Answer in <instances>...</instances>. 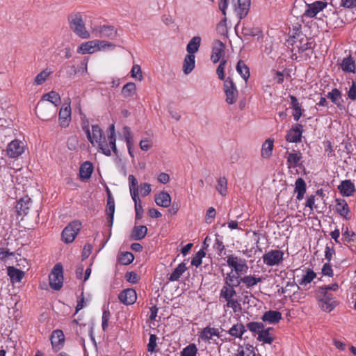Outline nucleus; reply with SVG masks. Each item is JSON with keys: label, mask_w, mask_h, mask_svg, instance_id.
<instances>
[{"label": "nucleus", "mask_w": 356, "mask_h": 356, "mask_svg": "<svg viewBox=\"0 0 356 356\" xmlns=\"http://www.w3.org/2000/svg\"><path fill=\"white\" fill-rule=\"evenodd\" d=\"M90 131L88 125L83 126V129L87 135V138L92 145H98L99 151L102 152L106 156H111V149L105 138L103 137V131L97 124L92 125Z\"/></svg>", "instance_id": "f257e3e1"}, {"label": "nucleus", "mask_w": 356, "mask_h": 356, "mask_svg": "<svg viewBox=\"0 0 356 356\" xmlns=\"http://www.w3.org/2000/svg\"><path fill=\"white\" fill-rule=\"evenodd\" d=\"M68 22L70 29L76 35L83 39L90 38V33L85 27L82 15L80 13L70 14L68 17Z\"/></svg>", "instance_id": "f03ea898"}, {"label": "nucleus", "mask_w": 356, "mask_h": 356, "mask_svg": "<svg viewBox=\"0 0 356 356\" xmlns=\"http://www.w3.org/2000/svg\"><path fill=\"white\" fill-rule=\"evenodd\" d=\"M223 91L226 97L225 102L228 104L232 105L236 102L238 97V91L233 79L229 76L224 81Z\"/></svg>", "instance_id": "7ed1b4c3"}, {"label": "nucleus", "mask_w": 356, "mask_h": 356, "mask_svg": "<svg viewBox=\"0 0 356 356\" xmlns=\"http://www.w3.org/2000/svg\"><path fill=\"white\" fill-rule=\"evenodd\" d=\"M81 228V223L79 220H74L68 224L62 232V240L70 243L74 241L76 236Z\"/></svg>", "instance_id": "20e7f679"}, {"label": "nucleus", "mask_w": 356, "mask_h": 356, "mask_svg": "<svg viewBox=\"0 0 356 356\" xmlns=\"http://www.w3.org/2000/svg\"><path fill=\"white\" fill-rule=\"evenodd\" d=\"M49 285L55 289L59 290L63 282V266L60 264H56L49 276Z\"/></svg>", "instance_id": "39448f33"}, {"label": "nucleus", "mask_w": 356, "mask_h": 356, "mask_svg": "<svg viewBox=\"0 0 356 356\" xmlns=\"http://www.w3.org/2000/svg\"><path fill=\"white\" fill-rule=\"evenodd\" d=\"M35 112L38 118L47 121L56 116V109L52 105L39 102L37 104Z\"/></svg>", "instance_id": "423d86ee"}, {"label": "nucleus", "mask_w": 356, "mask_h": 356, "mask_svg": "<svg viewBox=\"0 0 356 356\" xmlns=\"http://www.w3.org/2000/svg\"><path fill=\"white\" fill-rule=\"evenodd\" d=\"M318 296L319 298V306L324 312H330L337 305V301L333 300L332 293H319L318 291Z\"/></svg>", "instance_id": "0eeeda50"}, {"label": "nucleus", "mask_w": 356, "mask_h": 356, "mask_svg": "<svg viewBox=\"0 0 356 356\" xmlns=\"http://www.w3.org/2000/svg\"><path fill=\"white\" fill-rule=\"evenodd\" d=\"M92 33L95 37L114 39L117 37V29L110 25L99 26L93 29Z\"/></svg>", "instance_id": "6e6552de"}, {"label": "nucleus", "mask_w": 356, "mask_h": 356, "mask_svg": "<svg viewBox=\"0 0 356 356\" xmlns=\"http://www.w3.org/2000/svg\"><path fill=\"white\" fill-rule=\"evenodd\" d=\"M232 6L240 19L248 15L250 6V0H232Z\"/></svg>", "instance_id": "1a4fd4ad"}, {"label": "nucleus", "mask_w": 356, "mask_h": 356, "mask_svg": "<svg viewBox=\"0 0 356 356\" xmlns=\"http://www.w3.org/2000/svg\"><path fill=\"white\" fill-rule=\"evenodd\" d=\"M284 253L281 250H270L262 257L263 261L268 266L278 265L283 260Z\"/></svg>", "instance_id": "9d476101"}, {"label": "nucleus", "mask_w": 356, "mask_h": 356, "mask_svg": "<svg viewBox=\"0 0 356 356\" xmlns=\"http://www.w3.org/2000/svg\"><path fill=\"white\" fill-rule=\"evenodd\" d=\"M6 152L9 157L17 158L24 152V143L19 140H14L8 145Z\"/></svg>", "instance_id": "9b49d317"}, {"label": "nucleus", "mask_w": 356, "mask_h": 356, "mask_svg": "<svg viewBox=\"0 0 356 356\" xmlns=\"http://www.w3.org/2000/svg\"><path fill=\"white\" fill-rule=\"evenodd\" d=\"M327 6V2L323 1H316L311 4H307V9L304 13V16L312 18L318 13L322 11Z\"/></svg>", "instance_id": "f8f14e48"}, {"label": "nucleus", "mask_w": 356, "mask_h": 356, "mask_svg": "<svg viewBox=\"0 0 356 356\" xmlns=\"http://www.w3.org/2000/svg\"><path fill=\"white\" fill-rule=\"evenodd\" d=\"M296 38L298 40H294V44L298 49L299 51L304 52L308 49H312L314 46V40L312 38H307L303 33H298Z\"/></svg>", "instance_id": "ddd939ff"}, {"label": "nucleus", "mask_w": 356, "mask_h": 356, "mask_svg": "<svg viewBox=\"0 0 356 356\" xmlns=\"http://www.w3.org/2000/svg\"><path fill=\"white\" fill-rule=\"evenodd\" d=\"M71 107L70 103L62 106L59 114L58 121L60 127H67L71 122Z\"/></svg>", "instance_id": "4468645a"}, {"label": "nucleus", "mask_w": 356, "mask_h": 356, "mask_svg": "<svg viewBox=\"0 0 356 356\" xmlns=\"http://www.w3.org/2000/svg\"><path fill=\"white\" fill-rule=\"evenodd\" d=\"M225 45L220 40H215L212 46V53L211 60L213 63L220 61V58L225 54Z\"/></svg>", "instance_id": "2eb2a0df"}, {"label": "nucleus", "mask_w": 356, "mask_h": 356, "mask_svg": "<svg viewBox=\"0 0 356 356\" xmlns=\"http://www.w3.org/2000/svg\"><path fill=\"white\" fill-rule=\"evenodd\" d=\"M228 1L229 0H220L218 3V8L225 16L224 18L218 24L216 27L218 32L221 34H225L227 32L226 10L228 6Z\"/></svg>", "instance_id": "dca6fc26"}, {"label": "nucleus", "mask_w": 356, "mask_h": 356, "mask_svg": "<svg viewBox=\"0 0 356 356\" xmlns=\"http://www.w3.org/2000/svg\"><path fill=\"white\" fill-rule=\"evenodd\" d=\"M118 298L122 303L130 305L136 301L137 294L134 289H127L120 292Z\"/></svg>", "instance_id": "f3484780"}, {"label": "nucleus", "mask_w": 356, "mask_h": 356, "mask_svg": "<svg viewBox=\"0 0 356 356\" xmlns=\"http://www.w3.org/2000/svg\"><path fill=\"white\" fill-rule=\"evenodd\" d=\"M302 131V126L300 124H296L288 131L286 140L289 143H298L301 140Z\"/></svg>", "instance_id": "a211bd4d"}, {"label": "nucleus", "mask_w": 356, "mask_h": 356, "mask_svg": "<svg viewBox=\"0 0 356 356\" xmlns=\"http://www.w3.org/2000/svg\"><path fill=\"white\" fill-rule=\"evenodd\" d=\"M128 179L130 194L135 205L141 204L138 195L139 186L136 178L133 175H130Z\"/></svg>", "instance_id": "6ab92c4d"}, {"label": "nucleus", "mask_w": 356, "mask_h": 356, "mask_svg": "<svg viewBox=\"0 0 356 356\" xmlns=\"http://www.w3.org/2000/svg\"><path fill=\"white\" fill-rule=\"evenodd\" d=\"M200 337L204 341H216L215 337L219 338L218 329L207 326L204 327L200 334Z\"/></svg>", "instance_id": "aec40b11"}, {"label": "nucleus", "mask_w": 356, "mask_h": 356, "mask_svg": "<svg viewBox=\"0 0 356 356\" xmlns=\"http://www.w3.org/2000/svg\"><path fill=\"white\" fill-rule=\"evenodd\" d=\"M51 343L53 348L60 349L65 341L64 334L60 330H56L51 334Z\"/></svg>", "instance_id": "412c9836"}, {"label": "nucleus", "mask_w": 356, "mask_h": 356, "mask_svg": "<svg viewBox=\"0 0 356 356\" xmlns=\"http://www.w3.org/2000/svg\"><path fill=\"white\" fill-rule=\"evenodd\" d=\"M261 319L264 322L276 324L282 319V314L278 311L270 310L264 314Z\"/></svg>", "instance_id": "4be33fe9"}, {"label": "nucleus", "mask_w": 356, "mask_h": 356, "mask_svg": "<svg viewBox=\"0 0 356 356\" xmlns=\"http://www.w3.org/2000/svg\"><path fill=\"white\" fill-rule=\"evenodd\" d=\"M40 102L44 103H46L45 102H49L54 105L53 107L56 108L60 103V96L57 92L52 90L48 93L44 94Z\"/></svg>", "instance_id": "5701e85b"}, {"label": "nucleus", "mask_w": 356, "mask_h": 356, "mask_svg": "<svg viewBox=\"0 0 356 356\" xmlns=\"http://www.w3.org/2000/svg\"><path fill=\"white\" fill-rule=\"evenodd\" d=\"M106 214L108 216L107 222L109 227H111L113 223V217L115 213V202L114 199L111 195L110 193H108V199H107V204H106Z\"/></svg>", "instance_id": "b1692460"}, {"label": "nucleus", "mask_w": 356, "mask_h": 356, "mask_svg": "<svg viewBox=\"0 0 356 356\" xmlns=\"http://www.w3.org/2000/svg\"><path fill=\"white\" fill-rule=\"evenodd\" d=\"M154 200L158 206L167 208L170 205L171 197L168 193L162 191L155 195Z\"/></svg>", "instance_id": "393cba45"}, {"label": "nucleus", "mask_w": 356, "mask_h": 356, "mask_svg": "<svg viewBox=\"0 0 356 356\" xmlns=\"http://www.w3.org/2000/svg\"><path fill=\"white\" fill-rule=\"evenodd\" d=\"M336 211L345 219H350L348 214L350 213L349 207L345 200H336Z\"/></svg>", "instance_id": "a878e982"}, {"label": "nucleus", "mask_w": 356, "mask_h": 356, "mask_svg": "<svg viewBox=\"0 0 356 356\" xmlns=\"http://www.w3.org/2000/svg\"><path fill=\"white\" fill-rule=\"evenodd\" d=\"M8 275L10 277L11 282L19 283L24 277V272L16 268L14 266H9L7 268Z\"/></svg>", "instance_id": "bb28decb"}, {"label": "nucleus", "mask_w": 356, "mask_h": 356, "mask_svg": "<svg viewBox=\"0 0 356 356\" xmlns=\"http://www.w3.org/2000/svg\"><path fill=\"white\" fill-rule=\"evenodd\" d=\"M327 97V98L330 99L332 102L338 108L340 109L343 108L342 95L339 90L337 88H333L332 91L328 92Z\"/></svg>", "instance_id": "cd10ccee"}, {"label": "nucleus", "mask_w": 356, "mask_h": 356, "mask_svg": "<svg viewBox=\"0 0 356 356\" xmlns=\"http://www.w3.org/2000/svg\"><path fill=\"white\" fill-rule=\"evenodd\" d=\"M338 188L344 196H350L355 191V186L350 180L342 181Z\"/></svg>", "instance_id": "c85d7f7f"}, {"label": "nucleus", "mask_w": 356, "mask_h": 356, "mask_svg": "<svg viewBox=\"0 0 356 356\" xmlns=\"http://www.w3.org/2000/svg\"><path fill=\"white\" fill-rule=\"evenodd\" d=\"M95 51H97L95 40L82 43L78 49V52L83 54H92Z\"/></svg>", "instance_id": "c756f323"}, {"label": "nucleus", "mask_w": 356, "mask_h": 356, "mask_svg": "<svg viewBox=\"0 0 356 356\" xmlns=\"http://www.w3.org/2000/svg\"><path fill=\"white\" fill-rule=\"evenodd\" d=\"M195 56L193 54H187L185 56L183 63V72L184 74H188L193 70L195 64Z\"/></svg>", "instance_id": "7c9ffc66"}, {"label": "nucleus", "mask_w": 356, "mask_h": 356, "mask_svg": "<svg viewBox=\"0 0 356 356\" xmlns=\"http://www.w3.org/2000/svg\"><path fill=\"white\" fill-rule=\"evenodd\" d=\"M237 286L224 285L220 292V297L225 300L232 299L236 295L235 287Z\"/></svg>", "instance_id": "2f4dec72"}, {"label": "nucleus", "mask_w": 356, "mask_h": 356, "mask_svg": "<svg viewBox=\"0 0 356 356\" xmlns=\"http://www.w3.org/2000/svg\"><path fill=\"white\" fill-rule=\"evenodd\" d=\"M306 183L302 178H298L295 183V193H297L296 198L298 200H302L306 192Z\"/></svg>", "instance_id": "473e14b6"}, {"label": "nucleus", "mask_w": 356, "mask_h": 356, "mask_svg": "<svg viewBox=\"0 0 356 356\" xmlns=\"http://www.w3.org/2000/svg\"><path fill=\"white\" fill-rule=\"evenodd\" d=\"M274 140L268 138L262 145L261 155L264 159H269L272 155Z\"/></svg>", "instance_id": "72a5a7b5"}, {"label": "nucleus", "mask_w": 356, "mask_h": 356, "mask_svg": "<svg viewBox=\"0 0 356 356\" xmlns=\"http://www.w3.org/2000/svg\"><path fill=\"white\" fill-rule=\"evenodd\" d=\"M93 171V167L91 163L88 161L84 162L80 167L79 174L80 177L83 180L88 179Z\"/></svg>", "instance_id": "f704fd0d"}, {"label": "nucleus", "mask_w": 356, "mask_h": 356, "mask_svg": "<svg viewBox=\"0 0 356 356\" xmlns=\"http://www.w3.org/2000/svg\"><path fill=\"white\" fill-rule=\"evenodd\" d=\"M201 44V38L200 36H194L191 38L186 46V51L188 54L194 55L198 51Z\"/></svg>", "instance_id": "c9c22d12"}, {"label": "nucleus", "mask_w": 356, "mask_h": 356, "mask_svg": "<svg viewBox=\"0 0 356 356\" xmlns=\"http://www.w3.org/2000/svg\"><path fill=\"white\" fill-rule=\"evenodd\" d=\"M147 228L145 225H138L134 226L131 238L136 241H140L144 238L147 234Z\"/></svg>", "instance_id": "e433bc0d"}, {"label": "nucleus", "mask_w": 356, "mask_h": 356, "mask_svg": "<svg viewBox=\"0 0 356 356\" xmlns=\"http://www.w3.org/2000/svg\"><path fill=\"white\" fill-rule=\"evenodd\" d=\"M186 270L187 268L185 263L179 264L170 274L168 280L170 282L177 281Z\"/></svg>", "instance_id": "4c0bfd02"}, {"label": "nucleus", "mask_w": 356, "mask_h": 356, "mask_svg": "<svg viewBox=\"0 0 356 356\" xmlns=\"http://www.w3.org/2000/svg\"><path fill=\"white\" fill-rule=\"evenodd\" d=\"M287 154V164L289 168H296L299 165L301 160V153L299 152H286Z\"/></svg>", "instance_id": "58836bf2"}, {"label": "nucleus", "mask_w": 356, "mask_h": 356, "mask_svg": "<svg viewBox=\"0 0 356 356\" xmlns=\"http://www.w3.org/2000/svg\"><path fill=\"white\" fill-rule=\"evenodd\" d=\"M341 67L343 72H354L355 64L353 58L350 56L344 58L341 63Z\"/></svg>", "instance_id": "ea45409f"}, {"label": "nucleus", "mask_w": 356, "mask_h": 356, "mask_svg": "<svg viewBox=\"0 0 356 356\" xmlns=\"http://www.w3.org/2000/svg\"><path fill=\"white\" fill-rule=\"evenodd\" d=\"M236 71L241 75V76L247 81L250 77V70L249 67L245 65V63L240 60H238L236 65Z\"/></svg>", "instance_id": "a19ab883"}, {"label": "nucleus", "mask_w": 356, "mask_h": 356, "mask_svg": "<svg viewBox=\"0 0 356 356\" xmlns=\"http://www.w3.org/2000/svg\"><path fill=\"white\" fill-rule=\"evenodd\" d=\"M260 282H261V277H256L252 275H246L240 278V283H243L248 289L254 286Z\"/></svg>", "instance_id": "79ce46f5"}, {"label": "nucleus", "mask_w": 356, "mask_h": 356, "mask_svg": "<svg viewBox=\"0 0 356 356\" xmlns=\"http://www.w3.org/2000/svg\"><path fill=\"white\" fill-rule=\"evenodd\" d=\"M290 98H291V104L293 108V116L294 120L298 121L302 115L300 105L298 103V101L295 96L291 95Z\"/></svg>", "instance_id": "37998d69"}, {"label": "nucleus", "mask_w": 356, "mask_h": 356, "mask_svg": "<svg viewBox=\"0 0 356 356\" xmlns=\"http://www.w3.org/2000/svg\"><path fill=\"white\" fill-rule=\"evenodd\" d=\"M136 84L133 82H129L123 86L122 95L125 98L133 97L136 93Z\"/></svg>", "instance_id": "c03bdc74"}, {"label": "nucleus", "mask_w": 356, "mask_h": 356, "mask_svg": "<svg viewBox=\"0 0 356 356\" xmlns=\"http://www.w3.org/2000/svg\"><path fill=\"white\" fill-rule=\"evenodd\" d=\"M245 331V327L242 323H237L234 325L228 332L233 337L241 338Z\"/></svg>", "instance_id": "a18cd8bd"}, {"label": "nucleus", "mask_w": 356, "mask_h": 356, "mask_svg": "<svg viewBox=\"0 0 356 356\" xmlns=\"http://www.w3.org/2000/svg\"><path fill=\"white\" fill-rule=\"evenodd\" d=\"M237 351V356H255L254 348L250 344L240 346Z\"/></svg>", "instance_id": "49530a36"}, {"label": "nucleus", "mask_w": 356, "mask_h": 356, "mask_svg": "<svg viewBox=\"0 0 356 356\" xmlns=\"http://www.w3.org/2000/svg\"><path fill=\"white\" fill-rule=\"evenodd\" d=\"M270 328H268L266 330H264L261 333H259V335L257 337V339L259 341H262L266 343H272L274 339L270 334Z\"/></svg>", "instance_id": "de8ad7c7"}, {"label": "nucleus", "mask_w": 356, "mask_h": 356, "mask_svg": "<svg viewBox=\"0 0 356 356\" xmlns=\"http://www.w3.org/2000/svg\"><path fill=\"white\" fill-rule=\"evenodd\" d=\"M246 327L252 332L257 333L258 336L264 330V325L261 322H250L247 323Z\"/></svg>", "instance_id": "09e8293b"}, {"label": "nucleus", "mask_w": 356, "mask_h": 356, "mask_svg": "<svg viewBox=\"0 0 356 356\" xmlns=\"http://www.w3.org/2000/svg\"><path fill=\"white\" fill-rule=\"evenodd\" d=\"M110 134L108 136V143L111 147V149L113 150L114 153H117V148H116V139L115 137V126L113 124H112L110 127Z\"/></svg>", "instance_id": "8fccbe9b"}, {"label": "nucleus", "mask_w": 356, "mask_h": 356, "mask_svg": "<svg viewBox=\"0 0 356 356\" xmlns=\"http://www.w3.org/2000/svg\"><path fill=\"white\" fill-rule=\"evenodd\" d=\"M97 51H105L108 49H113L115 45L110 42L105 40H95Z\"/></svg>", "instance_id": "3c124183"}, {"label": "nucleus", "mask_w": 356, "mask_h": 356, "mask_svg": "<svg viewBox=\"0 0 356 356\" xmlns=\"http://www.w3.org/2000/svg\"><path fill=\"white\" fill-rule=\"evenodd\" d=\"M197 348L194 343H191L185 347L181 352V356H196Z\"/></svg>", "instance_id": "603ef678"}, {"label": "nucleus", "mask_w": 356, "mask_h": 356, "mask_svg": "<svg viewBox=\"0 0 356 356\" xmlns=\"http://www.w3.org/2000/svg\"><path fill=\"white\" fill-rule=\"evenodd\" d=\"M239 277L240 276H238V275H235L233 274V271L232 270L227 274L225 278V285L238 286L240 284V280H237L236 283H234V280H238Z\"/></svg>", "instance_id": "864d4df0"}, {"label": "nucleus", "mask_w": 356, "mask_h": 356, "mask_svg": "<svg viewBox=\"0 0 356 356\" xmlns=\"http://www.w3.org/2000/svg\"><path fill=\"white\" fill-rule=\"evenodd\" d=\"M227 182L225 177H220L218 180V184L216 186V188L220 195H225L227 194Z\"/></svg>", "instance_id": "5fc2aeb1"}, {"label": "nucleus", "mask_w": 356, "mask_h": 356, "mask_svg": "<svg viewBox=\"0 0 356 356\" xmlns=\"http://www.w3.org/2000/svg\"><path fill=\"white\" fill-rule=\"evenodd\" d=\"M316 277V273L313 270H308L298 281L300 285H307L309 284Z\"/></svg>", "instance_id": "6e6d98bb"}, {"label": "nucleus", "mask_w": 356, "mask_h": 356, "mask_svg": "<svg viewBox=\"0 0 356 356\" xmlns=\"http://www.w3.org/2000/svg\"><path fill=\"white\" fill-rule=\"evenodd\" d=\"M226 302L225 307L232 308L234 313L241 312L242 307L238 300L232 298L226 300Z\"/></svg>", "instance_id": "4d7b16f0"}, {"label": "nucleus", "mask_w": 356, "mask_h": 356, "mask_svg": "<svg viewBox=\"0 0 356 356\" xmlns=\"http://www.w3.org/2000/svg\"><path fill=\"white\" fill-rule=\"evenodd\" d=\"M31 202V199L29 197L22 198L17 204V209L19 210L20 212L24 213H26L29 207L28 204Z\"/></svg>", "instance_id": "13d9d810"}, {"label": "nucleus", "mask_w": 356, "mask_h": 356, "mask_svg": "<svg viewBox=\"0 0 356 356\" xmlns=\"http://www.w3.org/2000/svg\"><path fill=\"white\" fill-rule=\"evenodd\" d=\"M134 259V254L130 252H125L122 253L120 257L119 261L123 265L130 264Z\"/></svg>", "instance_id": "bf43d9fd"}, {"label": "nucleus", "mask_w": 356, "mask_h": 356, "mask_svg": "<svg viewBox=\"0 0 356 356\" xmlns=\"http://www.w3.org/2000/svg\"><path fill=\"white\" fill-rule=\"evenodd\" d=\"M51 72L47 70H42L39 73L35 78V83L36 85L42 84L47 79V78L51 74Z\"/></svg>", "instance_id": "052dcab7"}, {"label": "nucleus", "mask_w": 356, "mask_h": 356, "mask_svg": "<svg viewBox=\"0 0 356 356\" xmlns=\"http://www.w3.org/2000/svg\"><path fill=\"white\" fill-rule=\"evenodd\" d=\"M205 256V252L203 250H199L193 257L191 264L196 267L200 266L202 264V259Z\"/></svg>", "instance_id": "680f3d73"}, {"label": "nucleus", "mask_w": 356, "mask_h": 356, "mask_svg": "<svg viewBox=\"0 0 356 356\" xmlns=\"http://www.w3.org/2000/svg\"><path fill=\"white\" fill-rule=\"evenodd\" d=\"M248 269V266L246 264L245 259H243L242 261H239L238 265H237L234 269L236 274L241 275L242 273H245L247 272Z\"/></svg>", "instance_id": "e2e57ef3"}, {"label": "nucleus", "mask_w": 356, "mask_h": 356, "mask_svg": "<svg viewBox=\"0 0 356 356\" xmlns=\"http://www.w3.org/2000/svg\"><path fill=\"white\" fill-rule=\"evenodd\" d=\"M131 76L134 79H137L139 81L143 79L142 71L140 65H134L131 70Z\"/></svg>", "instance_id": "0e129e2a"}, {"label": "nucleus", "mask_w": 356, "mask_h": 356, "mask_svg": "<svg viewBox=\"0 0 356 356\" xmlns=\"http://www.w3.org/2000/svg\"><path fill=\"white\" fill-rule=\"evenodd\" d=\"M226 63H227V60L225 59H222L220 60V65H218V67H217V70H216V74H218V78L220 80L224 81L226 79L225 77V73H224V70H225Z\"/></svg>", "instance_id": "69168bd1"}, {"label": "nucleus", "mask_w": 356, "mask_h": 356, "mask_svg": "<svg viewBox=\"0 0 356 356\" xmlns=\"http://www.w3.org/2000/svg\"><path fill=\"white\" fill-rule=\"evenodd\" d=\"M227 265L234 269H235L236 266L238 265L239 261H242L243 259L238 258L236 256H234V254H231L227 256Z\"/></svg>", "instance_id": "338daca9"}, {"label": "nucleus", "mask_w": 356, "mask_h": 356, "mask_svg": "<svg viewBox=\"0 0 356 356\" xmlns=\"http://www.w3.org/2000/svg\"><path fill=\"white\" fill-rule=\"evenodd\" d=\"M258 33V29L249 26H244L242 29V34L245 36H255Z\"/></svg>", "instance_id": "774afa93"}]
</instances>
